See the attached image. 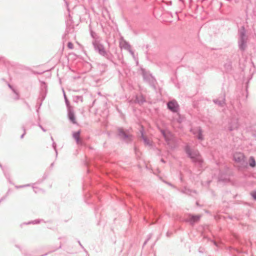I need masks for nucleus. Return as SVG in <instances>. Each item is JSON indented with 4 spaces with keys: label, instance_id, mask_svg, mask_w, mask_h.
<instances>
[{
    "label": "nucleus",
    "instance_id": "obj_54",
    "mask_svg": "<svg viewBox=\"0 0 256 256\" xmlns=\"http://www.w3.org/2000/svg\"><path fill=\"white\" fill-rule=\"evenodd\" d=\"M170 236V234L168 232H167V233H166V236Z\"/></svg>",
    "mask_w": 256,
    "mask_h": 256
},
{
    "label": "nucleus",
    "instance_id": "obj_29",
    "mask_svg": "<svg viewBox=\"0 0 256 256\" xmlns=\"http://www.w3.org/2000/svg\"><path fill=\"white\" fill-rule=\"evenodd\" d=\"M74 102H78V101L83 102V98L82 96H76L74 97Z\"/></svg>",
    "mask_w": 256,
    "mask_h": 256
},
{
    "label": "nucleus",
    "instance_id": "obj_28",
    "mask_svg": "<svg viewBox=\"0 0 256 256\" xmlns=\"http://www.w3.org/2000/svg\"><path fill=\"white\" fill-rule=\"evenodd\" d=\"M103 56L106 58L108 60L112 61V58H113V56L110 54L106 51V54L102 56Z\"/></svg>",
    "mask_w": 256,
    "mask_h": 256
},
{
    "label": "nucleus",
    "instance_id": "obj_57",
    "mask_svg": "<svg viewBox=\"0 0 256 256\" xmlns=\"http://www.w3.org/2000/svg\"><path fill=\"white\" fill-rule=\"evenodd\" d=\"M214 244L215 246H218V245L216 242H214Z\"/></svg>",
    "mask_w": 256,
    "mask_h": 256
},
{
    "label": "nucleus",
    "instance_id": "obj_31",
    "mask_svg": "<svg viewBox=\"0 0 256 256\" xmlns=\"http://www.w3.org/2000/svg\"><path fill=\"white\" fill-rule=\"evenodd\" d=\"M14 94V99L15 100H18L20 98V95L18 92L16 90L12 92Z\"/></svg>",
    "mask_w": 256,
    "mask_h": 256
},
{
    "label": "nucleus",
    "instance_id": "obj_23",
    "mask_svg": "<svg viewBox=\"0 0 256 256\" xmlns=\"http://www.w3.org/2000/svg\"><path fill=\"white\" fill-rule=\"evenodd\" d=\"M63 90V94H64V102L66 103V108L72 107V106H71L70 104V102L68 100L64 90Z\"/></svg>",
    "mask_w": 256,
    "mask_h": 256
},
{
    "label": "nucleus",
    "instance_id": "obj_25",
    "mask_svg": "<svg viewBox=\"0 0 256 256\" xmlns=\"http://www.w3.org/2000/svg\"><path fill=\"white\" fill-rule=\"evenodd\" d=\"M182 192L183 194L190 195L192 192L196 193V192L195 190H191L188 188H184V190H182Z\"/></svg>",
    "mask_w": 256,
    "mask_h": 256
},
{
    "label": "nucleus",
    "instance_id": "obj_63",
    "mask_svg": "<svg viewBox=\"0 0 256 256\" xmlns=\"http://www.w3.org/2000/svg\"><path fill=\"white\" fill-rule=\"evenodd\" d=\"M146 48H148V45H146Z\"/></svg>",
    "mask_w": 256,
    "mask_h": 256
},
{
    "label": "nucleus",
    "instance_id": "obj_36",
    "mask_svg": "<svg viewBox=\"0 0 256 256\" xmlns=\"http://www.w3.org/2000/svg\"><path fill=\"white\" fill-rule=\"evenodd\" d=\"M67 46H68V48L70 50H72L74 48V44L70 42H68Z\"/></svg>",
    "mask_w": 256,
    "mask_h": 256
},
{
    "label": "nucleus",
    "instance_id": "obj_39",
    "mask_svg": "<svg viewBox=\"0 0 256 256\" xmlns=\"http://www.w3.org/2000/svg\"><path fill=\"white\" fill-rule=\"evenodd\" d=\"M8 88L12 90V92H14L15 90H16L10 84L8 83Z\"/></svg>",
    "mask_w": 256,
    "mask_h": 256
},
{
    "label": "nucleus",
    "instance_id": "obj_62",
    "mask_svg": "<svg viewBox=\"0 0 256 256\" xmlns=\"http://www.w3.org/2000/svg\"><path fill=\"white\" fill-rule=\"evenodd\" d=\"M27 104L29 108H30V106L28 105V104Z\"/></svg>",
    "mask_w": 256,
    "mask_h": 256
},
{
    "label": "nucleus",
    "instance_id": "obj_13",
    "mask_svg": "<svg viewBox=\"0 0 256 256\" xmlns=\"http://www.w3.org/2000/svg\"><path fill=\"white\" fill-rule=\"evenodd\" d=\"M239 124L237 119L232 118L228 122V129L229 131L232 132L238 128Z\"/></svg>",
    "mask_w": 256,
    "mask_h": 256
},
{
    "label": "nucleus",
    "instance_id": "obj_38",
    "mask_svg": "<svg viewBox=\"0 0 256 256\" xmlns=\"http://www.w3.org/2000/svg\"><path fill=\"white\" fill-rule=\"evenodd\" d=\"M30 186V184H25V185H20V186H16V188H24V187H26V186Z\"/></svg>",
    "mask_w": 256,
    "mask_h": 256
},
{
    "label": "nucleus",
    "instance_id": "obj_34",
    "mask_svg": "<svg viewBox=\"0 0 256 256\" xmlns=\"http://www.w3.org/2000/svg\"><path fill=\"white\" fill-rule=\"evenodd\" d=\"M250 195L252 198L256 201V190L252 191L250 193Z\"/></svg>",
    "mask_w": 256,
    "mask_h": 256
},
{
    "label": "nucleus",
    "instance_id": "obj_10",
    "mask_svg": "<svg viewBox=\"0 0 256 256\" xmlns=\"http://www.w3.org/2000/svg\"><path fill=\"white\" fill-rule=\"evenodd\" d=\"M118 136L122 140L128 141L132 140V136L127 134L122 128H118Z\"/></svg>",
    "mask_w": 256,
    "mask_h": 256
},
{
    "label": "nucleus",
    "instance_id": "obj_30",
    "mask_svg": "<svg viewBox=\"0 0 256 256\" xmlns=\"http://www.w3.org/2000/svg\"><path fill=\"white\" fill-rule=\"evenodd\" d=\"M170 144L171 146H174V147H172L170 145H168L171 148H174L176 146V144L174 138L172 137V140L170 142Z\"/></svg>",
    "mask_w": 256,
    "mask_h": 256
},
{
    "label": "nucleus",
    "instance_id": "obj_24",
    "mask_svg": "<svg viewBox=\"0 0 256 256\" xmlns=\"http://www.w3.org/2000/svg\"><path fill=\"white\" fill-rule=\"evenodd\" d=\"M90 34L91 37L94 39L93 40H98L99 36L96 32L92 30H90Z\"/></svg>",
    "mask_w": 256,
    "mask_h": 256
},
{
    "label": "nucleus",
    "instance_id": "obj_32",
    "mask_svg": "<svg viewBox=\"0 0 256 256\" xmlns=\"http://www.w3.org/2000/svg\"><path fill=\"white\" fill-rule=\"evenodd\" d=\"M52 147L56 152V157L58 156V151H57V149H56V144L54 142V140H53V142L52 144Z\"/></svg>",
    "mask_w": 256,
    "mask_h": 256
},
{
    "label": "nucleus",
    "instance_id": "obj_61",
    "mask_svg": "<svg viewBox=\"0 0 256 256\" xmlns=\"http://www.w3.org/2000/svg\"><path fill=\"white\" fill-rule=\"evenodd\" d=\"M163 182H164V183H166V182H168L167 181H166V180H163Z\"/></svg>",
    "mask_w": 256,
    "mask_h": 256
},
{
    "label": "nucleus",
    "instance_id": "obj_52",
    "mask_svg": "<svg viewBox=\"0 0 256 256\" xmlns=\"http://www.w3.org/2000/svg\"><path fill=\"white\" fill-rule=\"evenodd\" d=\"M196 205L197 206H200V204H199V203H198V202H196Z\"/></svg>",
    "mask_w": 256,
    "mask_h": 256
},
{
    "label": "nucleus",
    "instance_id": "obj_37",
    "mask_svg": "<svg viewBox=\"0 0 256 256\" xmlns=\"http://www.w3.org/2000/svg\"><path fill=\"white\" fill-rule=\"evenodd\" d=\"M4 176H6V178L8 180H10V174L8 172H5L4 170Z\"/></svg>",
    "mask_w": 256,
    "mask_h": 256
},
{
    "label": "nucleus",
    "instance_id": "obj_49",
    "mask_svg": "<svg viewBox=\"0 0 256 256\" xmlns=\"http://www.w3.org/2000/svg\"><path fill=\"white\" fill-rule=\"evenodd\" d=\"M198 252L200 253H203V251L202 250V248H200L199 249H198Z\"/></svg>",
    "mask_w": 256,
    "mask_h": 256
},
{
    "label": "nucleus",
    "instance_id": "obj_4",
    "mask_svg": "<svg viewBox=\"0 0 256 256\" xmlns=\"http://www.w3.org/2000/svg\"><path fill=\"white\" fill-rule=\"evenodd\" d=\"M231 170L230 168L225 166L223 170H220L218 176V180L219 182H228L230 181Z\"/></svg>",
    "mask_w": 256,
    "mask_h": 256
},
{
    "label": "nucleus",
    "instance_id": "obj_11",
    "mask_svg": "<svg viewBox=\"0 0 256 256\" xmlns=\"http://www.w3.org/2000/svg\"><path fill=\"white\" fill-rule=\"evenodd\" d=\"M212 102L220 107H224L226 105L225 93L222 94L218 98L214 99Z\"/></svg>",
    "mask_w": 256,
    "mask_h": 256
},
{
    "label": "nucleus",
    "instance_id": "obj_60",
    "mask_svg": "<svg viewBox=\"0 0 256 256\" xmlns=\"http://www.w3.org/2000/svg\"><path fill=\"white\" fill-rule=\"evenodd\" d=\"M163 182H164V183H166V182H168L167 181H166V180H163Z\"/></svg>",
    "mask_w": 256,
    "mask_h": 256
},
{
    "label": "nucleus",
    "instance_id": "obj_46",
    "mask_svg": "<svg viewBox=\"0 0 256 256\" xmlns=\"http://www.w3.org/2000/svg\"><path fill=\"white\" fill-rule=\"evenodd\" d=\"M132 54L134 55V52L130 49V48L129 50H128Z\"/></svg>",
    "mask_w": 256,
    "mask_h": 256
},
{
    "label": "nucleus",
    "instance_id": "obj_59",
    "mask_svg": "<svg viewBox=\"0 0 256 256\" xmlns=\"http://www.w3.org/2000/svg\"><path fill=\"white\" fill-rule=\"evenodd\" d=\"M48 253H46V254H43L42 255V256H46L48 254Z\"/></svg>",
    "mask_w": 256,
    "mask_h": 256
},
{
    "label": "nucleus",
    "instance_id": "obj_50",
    "mask_svg": "<svg viewBox=\"0 0 256 256\" xmlns=\"http://www.w3.org/2000/svg\"><path fill=\"white\" fill-rule=\"evenodd\" d=\"M160 162L164 164L166 162V160H164L163 158L160 160Z\"/></svg>",
    "mask_w": 256,
    "mask_h": 256
},
{
    "label": "nucleus",
    "instance_id": "obj_45",
    "mask_svg": "<svg viewBox=\"0 0 256 256\" xmlns=\"http://www.w3.org/2000/svg\"><path fill=\"white\" fill-rule=\"evenodd\" d=\"M62 248V244H60V246H59L58 248H56L55 250H52V251H50V252H54V251H55L57 249L60 248ZM48 253H50V252H49Z\"/></svg>",
    "mask_w": 256,
    "mask_h": 256
},
{
    "label": "nucleus",
    "instance_id": "obj_19",
    "mask_svg": "<svg viewBox=\"0 0 256 256\" xmlns=\"http://www.w3.org/2000/svg\"><path fill=\"white\" fill-rule=\"evenodd\" d=\"M248 165L252 168H254L256 166V161L253 156H250L248 159Z\"/></svg>",
    "mask_w": 256,
    "mask_h": 256
},
{
    "label": "nucleus",
    "instance_id": "obj_3",
    "mask_svg": "<svg viewBox=\"0 0 256 256\" xmlns=\"http://www.w3.org/2000/svg\"><path fill=\"white\" fill-rule=\"evenodd\" d=\"M40 94L38 98V104L36 105V112L38 114L39 112V110L40 109L43 101L46 98L47 93H48V85L44 81H40ZM38 118H40L39 114H38Z\"/></svg>",
    "mask_w": 256,
    "mask_h": 256
},
{
    "label": "nucleus",
    "instance_id": "obj_15",
    "mask_svg": "<svg viewBox=\"0 0 256 256\" xmlns=\"http://www.w3.org/2000/svg\"><path fill=\"white\" fill-rule=\"evenodd\" d=\"M236 164H238L236 167L239 171H244L248 168V163L246 158L241 160L240 162H238Z\"/></svg>",
    "mask_w": 256,
    "mask_h": 256
},
{
    "label": "nucleus",
    "instance_id": "obj_27",
    "mask_svg": "<svg viewBox=\"0 0 256 256\" xmlns=\"http://www.w3.org/2000/svg\"><path fill=\"white\" fill-rule=\"evenodd\" d=\"M176 114H177V115L178 116V118L176 120V122L179 124L182 123L183 122V120H184L183 117L180 114V112H178V113H176Z\"/></svg>",
    "mask_w": 256,
    "mask_h": 256
},
{
    "label": "nucleus",
    "instance_id": "obj_8",
    "mask_svg": "<svg viewBox=\"0 0 256 256\" xmlns=\"http://www.w3.org/2000/svg\"><path fill=\"white\" fill-rule=\"evenodd\" d=\"M92 44L94 50L100 56H102L106 54V50L104 45L99 40H92Z\"/></svg>",
    "mask_w": 256,
    "mask_h": 256
},
{
    "label": "nucleus",
    "instance_id": "obj_17",
    "mask_svg": "<svg viewBox=\"0 0 256 256\" xmlns=\"http://www.w3.org/2000/svg\"><path fill=\"white\" fill-rule=\"evenodd\" d=\"M245 156L242 153L234 154L233 156V160L236 163L240 162L241 160L245 158Z\"/></svg>",
    "mask_w": 256,
    "mask_h": 256
},
{
    "label": "nucleus",
    "instance_id": "obj_43",
    "mask_svg": "<svg viewBox=\"0 0 256 256\" xmlns=\"http://www.w3.org/2000/svg\"><path fill=\"white\" fill-rule=\"evenodd\" d=\"M6 196H4L2 197V198L0 199V203L2 201H3L4 200H5V198H6Z\"/></svg>",
    "mask_w": 256,
    "mask_h": 256
},
{
    "label": "nucleus",
    "instance_id": "obj_9",
    "mask_svg": "<svg viewBox=\"0 0 256 256\" xmlns=\"http://www.w3.org/2000/svg\"><path fill=\"white\" fill-rule=\"evenodd\" d=\"M200 218L201 216L199 214H188L187 218L184 219L183 222H188L191 226H194L200 221Z\"/></svg>",
    "mask_w": 256,
    "mask_h": 256
},
{
    "label": "nucleus",
    "instance_id": "obj_5",
    "mask_svg": "<svg viewBox=\"0 0 256 256\" xmlns=\"http://www.w3.org/2000/svg\"><path fill=\"white\" fill-rule=\"evenodd\" d=\"M140 70L144 82H147L153 88L156 89V80L155 78L144 68H142Z\"/></svg>",
    "mask_w": 256,
    "mask_h": 256
},
{
    "label": "nucleus",
    "instance_id": "obj_48",
    "mask_svg": "<svg viewBox=\"0 0 256 256\" xmlns=\"http://www.w3.org/2000/svg\"><path fill=\"white\" fill-rule=\"evenodd\" d=\"M78 244L82 248H84V246H82V245L81 244L80 242V240H78Z\"/></svg>",
    "mask_w": 256,
    "mask_h": 256
},
{
    "label": "nucleus",
    "instance_id": "obj_55",
    "mask_svg": "<svg viewBox=\"0 0 256 256\" xmlns=\"http://www.w3.org/2000/svg\"><path fill=\"white\" fill-rule=\"evenodd\" d=\"M95 102H96V100H94V102H92V106H94V104Z\"/></svg>",
    "mask_w": 256,
    "mask_h": 256
},
{
    "label": "nucleus",
    "instance_id": "obj_64",
    "mask_svg": "<svg viewBox=\"0 0 256 256\" xmlns=\"http://www.w3.org/2000/svg\"><path fill=\"white\" fill-rule=\"evenodd\" d=\"M228 218H230V219H232V216H228Z\"/></svg>",
    "mask_w": 256,
    "mask_h": 256
},
{
    "label": "nucleus",
    "instance_id": "obj_7",
    "mask_svg": "<svg viewBox=\"0 0 256 256\" xmlns=\"http://www.w3.org/2000/svg\"><path fill=\"white\" fill-rule=\"evenodd\" d=\"M190 132H192L198 140L200 141L204 140V138L203 134V130L200 126L191 128Z\"/></svg>",
    "mask_w": 256,
    "mask_h": 256
},
{
    "label": "nucleus",
    "instance_id": "obj_53",
    "mask_svg": "<svg viewBox=\"0 0 256 256\" xmlns=\"http://www.w3.org/2000/svg\"><path fill=\"white\" fill-rule=\"evenodd\" d=\"M0 167L2 168V170L4 171V170L3 167H2V164H1L0 163Z\"/></svg>",
    "mask_w": 256,
    "mask_h": 256
},
{
    "label": "nucleus",
    "instance_id": "obj_18",
    "mask_svg": "<svg viewBox=\"0 0 256 256\" xmlns=\"http://www.w3.org/2000/svg\"><path fill=\"white\" fill-rule=\"evenodd\" d=\"M140 137L143 140L145 144L150 146L152 144L150 143L149 139L144 135V132L143 129L140 130Z\"/></svg>",
    "mask_w": 256,
    "mask_h": 256
},
{
    "label": "nucleus",
    "instance_id": "obj_33",
    "mask_svg": "<svg viewBox=\"0 0 256 256\" xmlns=\"http://www.w3.org/2000/svg\"><path fill=\"white\" fill-rule=\"evenodd\" d=\"M22 130H23L24 131V133L20 136V138L21 139L23 138L24 136L26 135V127H25V126H22Z\"/></svg>",
    "mask_w": 256,
    "mask_h": 256
},
{
    "label": "nucleus",
    "instance_id": "obj_41",
    "mask_svg": "<svg viewBox=\"0 0 256 256\" xmlns=\"http://www.w3.org/2000/svg\"><path fill=\"white\" fill-rule=\"evenodd\" d=\"M166 184H168V186H172V188H174L175 186L174 185H173L172 184H171L170 182H166Z\"/></svg>",
    "mask_w": 256,
    "mask_h": 256
},
{
    "label": "nucleus",
    "instance_id": "obj_20",
    "mask_svg": "<svg viewBox=\"0 0 256 256\" xmlns=\"http://www.w3.org/2000/svg\"><path fill=\"white\" fill-rule=\"evenodd\" d=\"M136 101L140 104H142L146 102V98L143 95L136 96Z\"/></svg>",
    "mask_w": 256,
    "mask_h": 256
},
{
    "label": "nucleus",
    "instance_id": "obj_56",
    "mask_svg": "<svg viewBox=\"0 0 256 256\" xmlns=\"http://www.w3.org/2000/svg\"><path fill=\"white\" fill-rule=\"evenodd\" d=\"M16 248H20V246H18V245H16Z\"/></svg>",
    "mask_w": 256,
    "mask_h": 256
},
{
    "label": "nucleus",
    "instance_id": "obj_51",
    "mask_svg": "<svg viewBox=\"0 0 256 256\" xmlns=\"http://www.w3.org/2000/svg\"><path fill=\"white\" fill-rule=\"evenodd\" d=\"M134 150L135 152L136 153V152H137V148H136V146L134 148Z\"/></svg>",
    "mask_w": 256,
    "mask_h": 256
},
{
    "label": "nucleus",
    "instance_id": "obj_42",
    "mask_svg": "<svg viewBox=\"0 0 256 256\" xmlns=\"http://www.w3.org/2000/svg\"><path fill=\"white\" fill-rule=\"evenodd\" d=\"M152 234H149L148 236V238L146 240H148V241L151 238Z\"/></svg>",
    "mask_w": 256,
    "mask_h": 256
},
{
    "label": "nucleus",
    "instance_id": "obj_14",
    "mask_svg": "<svg viewBox=\"0 0 256 256\" xmlns=\"http://www.w3.org/2000/svg\"><path fill=\"white\" fill-rule=\"evenodd\" d=\"M160 132L168 145H170L172 147H174V146H171L170 144V142L172 140V134L171 132H166L164 130L162 129L160 130Z\"/></svg>",
    "mask_w": 256,
    "mask_h": 256
},
{
    "label": "nucleus",
    "instance_id": "obj_21",
    "mask_svg": "<svg viewBox=\"0 0 256 256\" xmlns=\"http://www.w3.org/2000/svg\"><path fill=\"white\" fill-rule=\"evenodd\" d=\"M224 68L226 72H230L232 70V63L230 60H228L224 64Z\"/></svg>",
    "mask_w": 256,
    "mask_h": 256
},
{
    "label": "nucleus",
    "instance_id": "obj_58",
    "mask_svg": "<svg viewBox=\"0 0 256 256\" xmlns=\"http://www.w3.org/2000/svg\"><path fill=\"white\" fill-rule=\"evenodd\" d=\"M51 140H52V142H53V140H54V138H52V136H51Z\"/></svg>",
    "mask_w": 256,
    "mask_h": 256
},
{
    "label": "nucleus",
    "instance_id": "obj_12",
    "mask_svg": "<svg viewBox=\"0 0 256 256\" xmlns=\"http://www.w3.org/2000/svg\"><path fill=\"white\" fill-rule=\"evenodd\" d=\"M68 111V118L69 121L74 124H78L76 120V115L74 112L73 107L67 108Z\"/></svg>",
    "mask_w": 256,
    "mask_h": 256
},
{
    "label": "nucleus",
    "instance_id": "obj_2",
    "mask_svg": "<svg viewBox=\"0 0 256 256\" xmlns=\"http://www.w3.org/2000/svg\"><path fill=\"white\" fill-rule=\"evenodd\" d=\"M248 38L246 35V31L244 26H242L238 30V44L239 50L241 52H244L248 47Z\"/></svg>",
    "mask_w": 256,
    "mask_h": 256
},
{
    "label": "nucleus",
    "instance_id": "obj_6",
    "mask_svg": "<svg viewBox=\"0 0 256 256\" xmlns=\"http://www.w3.org/2000/svg\"><path fill=\"white\" fill-rule=\"evenodd\" d=\"M167 108L174 114L178 113L180 110V105L178 102L173 99L168 102L166 104Z\"/></svg>",
    "mask_w": 256,
    "mask_h": 256
},
{
    "label": "nucleus",
    "instance_id": "obj_47",
    "mask_svg": "<svg viewBox=\"0 0 256 256\" xmlns=\"http://www.w3.org/2000/svg\"><path fill=\"white\" fill-rule=\"evenodd\" d=\"M54 166V162H52V163L50 164V169H52V168H53V166Z\"/></svg>",
    "mask_w": 256,
    "mask_h": 256
},
{
    "label": "nucleus",
    "instance_id": "obj_22",
    "mask_svg": "<svg viewBox=\"0 0 256 256\" xmlns=\"http://www.w3.org/2000/svg\"><path fill=\"white\" fill-rule=\"evenodd\" d=\"M40 221H41V220H40V219L35 220H34L29 221L28 222H24V223L22 224L20 226V227H22V225H24V224L28 225V224H38L40 222Z\"/></svg>",
    "mask_w": 256,
    "mask_h": 256
},
{
    "label": "nucleus",
    "instance_id": "obj_44",
    "mask_svg": "<svg viewBox=\"0 0 256 256\" xmlns=\"http://www.w3.org/2000/svg\"><path fill=\"white\" fill-rule=\"evenodd\" d=\"M148 240H146L144 242L143 244L142 247H144V246L146 244L148 243Z\"/></svg>",
    "mask_w": 256,
    "mask_h": 256
},
{
    "label": "nucleus",
    "instance_id": "obj_16",
    "mask_svg": "<svg viewBox=\"0 0 256 256\" xmlns=\"http://www.w3.org/2000/svg\"><path fill=\"white\" fill-rule=\"evenodd\" d=\"M80 130L74 132H72V137L75 140L76 142L78 144H82V140L80 138Z\"/></svg>",
    "mask_w": 256,
    "mask_h": 256
},
{
    "label": "nucleus",
    "instance_id": "obj_35",
    "mask_svg": "<svg viewBox=\"0 0 256 256\" xmlns=\"http://www.w3.org/2000/svg\"><path fill=\"white\" fill-rule=\"evenodd\" d=\"M48 174H49L48 172H46L44 174V175L42 176V182L44 180H46L48 176Z\"/></svg>",
    "mask_w": 256,
    "mask_h": 256
},
{
    "label": "nucleus",
    "instance_id": "obj_1",
    "mask_svg": "<svg viewBox=\"0 0 256 256\" xmlns=\"http://www.w3.org/2000/svg\"><path fill=\"white\" fill-rule=\"evenodd\" d=\"M184 150L187 156L190 158L192 162L198 168H202L204 163V160L198 150H193L190 146L186 144L184 148Z\"/></svg>",
    "mask_w": 256,
    "mask_h": 256
},
{
    "label": "nucleus",
    "instance_id": "obj_26",
    "mask_svg": "<svg viewBox=\"0 0 256 256\" xmlns=\"http://www.w3.org/2000/svg\"><path fill=\"white\" fill-rule=\"evenodd\" d=\"M122 48L125 50H128L130 48L131 46L128 42L124 40Z\"/></svg>",
    "mask_w": 256,
    "mask_h": 256
},
{
    "label": "nucleus",
    "instance_id": "obj_40",
    "mask_svg": "<svg viewBox=\"0 0 256 256\" xmlns=\"http://www.w3.org/2000/svg\"><path fill=\"white\" fill-rule=\"evenodd\" d=\"M38 126L42 129L43 132H46V130L40 124H38Z\"/></svg>",
    "mask_w": 256,
    "mask_h": 256
}]
</instances>
